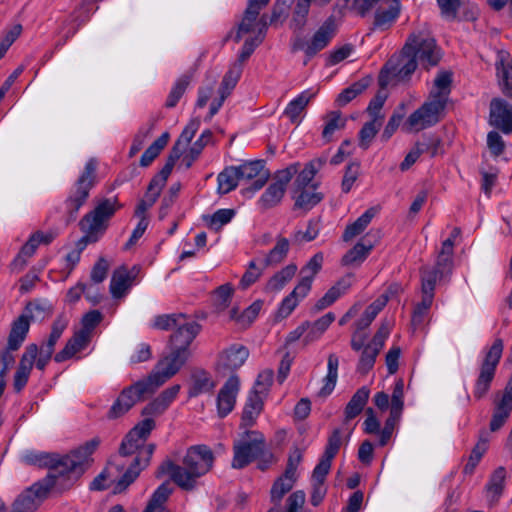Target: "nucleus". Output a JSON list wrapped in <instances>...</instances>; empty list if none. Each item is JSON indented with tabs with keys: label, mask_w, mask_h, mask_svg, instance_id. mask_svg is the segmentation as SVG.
Segmentation results:
<instances>
[{
	"label": "nucleus",
	"mask_w": 512,
	"mask_h": 512,
	"mask_svg": "<svg viewBox=\"0 0 512 512\" xmlns=\"http://www.w3.org/2000/svg\"><path fill=\"white\" fill-rule=\"evenodd\" d=\"M354 281L353 274H347L339 279L316 303V309L322 310L332 305L337 299L346 294Z\"/></svg>",
	"instance_id": "obj_26"
},
{
	"label": "nucleus",
	"mask_w": 512,
	"mask_h": 512,
	"mask_svg": "<svg viewBox=\"0 0 512 512\" xmlns=\"http://www.w3.org/2000/svg\"><path fill=\"white\" fill-rule=\"evenodd\" d=\"M488 448V441L480 439L476 446L473 448L467 464L464 467L465 473H472L474 468L477 466L482 456Z\"/></svg>",
	"instance_id": "obj_62"
},
{
	"label": "nucleus",
	"mask_w": 512,
	"mask_h": 512,
	"mask_svg": "<svg viewBox=\"0 0 512 512\" xmlns=\"http://www.w3.org/2000/svg\"><path fill=\"white\" fill-rule=\"evenodd\" d=\"M316 94L317 90L313 89H306L302 91L287 104L284 114L292 123L299 124L303 119V112Z\"/></svg>",
	"instance_id": "obj_23"
},
{
	"label": "nucleus",
	"mask_w": 512,
	"mask_h": 512,
	"mask_svg": "<svg viewBox=\"0 0 512 512\" xmlns=\"http://www.w3.org/2000/svg\"><path fill=\"white\" fill-rule=\"evenodd\" d=\"M400 12V0H390L380 5L374 15V27L379 30L389 29L398 19Z\"/></svg>",
	"instance_id": "obj_22"
},
{
	"label": "nucleus",
	"mask_w": 512,
	"mask_h": 512,
	"mask_svg": "<svg viewBox=\"0 0 512 512\" xmlns=\"http://www.w3.org/2000/svg\"><path fill=\"white\" fill-rule=\"evenodd\" d=\"M200 127V119L193 118L189 121V123L183 129L180 137L175 143L173 149H181V154L187 145L190 144L191 140L195 136V133L198 131Z\"/></svg>",
	"instance_id": "obj_55"
},
{
	"label": "nucleus",
	"mask_w": 512,
	"mask_h": 512,
	"mask_svg": "<svg viewBox=\"0 0 512 512\" xmlns=\"http://www.w3.org/2000/svg\"><path fill=\"white\" fill-rule=\"evenodd\" d=\"M259 14L260 12H257L256 10L246 8L235 35L236 42H239L243 36L248 34L251 36H261V39L264 40L268 27V20L266 15L259 17Z\"/></svg>",
	"instance_id": "obj_14"
},
{
	"label": "nucleus",
	"mask_w": 512,
	"mask_h": 512,
	"mask_svg": "<svg viewBox=\"0 0 512 512\" xmlns=\"http://www.w3.org/2000/svg\"><path fill=\"white\" fill-rule=\"evenodd\" d=\"M98 445L99 440L92 439L57 461L53 459L49 474L18 496L11 512H35L49 493L70 488L86 469Z\"/></svg>",
	"instance_id": "obj_1"
},
{
	"label": "nucleus",
	"mask_w": 512,
	"mask_h": 512,
	"mask_svg": "<svg viewBox=\"0 0 512 512\" xmlns=\"http://www.w3.org/2000/svg\"><path fill=\"white\" fill-rule=\"evenodd\" d=\"M319 231V221L309 220L305 231L298 230L293 234V241L296 243L310 242L318 236Z\"/></svg>",
	"instance_id": "obj_61"
},
{
	"label": "nucleus",
	"mask_w": 512,
	"mask_h": 512,
	"mask_svg": "<svg viewBox=\"0 0 512 512\" xmlns=\"http://www.w3.org/2000/svg\"><path fill=\"white\" fill-rule=\"evenodd\" d=\"M248 356L249 350L245 346L231 345L220 354L218 368L220 370L234 371L245 363Z\"/></svg>",
	"instance_id": "obj_21"
},
{
	"label": "nucleus",
	"mask_w": 512,
	"mask_h": 512,
	"mask_svg": "<svg viewBox=\"0 0 512 512\" xmlns=\"http://www.w3.org/2000/svg\"><path fill=\"white\" fill-rule=\"evenodd\" d=\"M155 427L152 418H145L129 431L123 439L119 452L123 456L137 452L134 463L127 469L124 475L118 480L114 487V493L123 492L139 476L140 471L150 462L154 453V444H145L146 439Z\"/></svg>",
	"instance_id": "obj_3"
},
{
	"label": "nucleus",
	"mask_w": 512,
	"mask_h": 512,
	"mask_svg": "<svg viewBox=\"0 0 512 512\" xmlns=\"http://www.w3.org/2000/svg\"><path fill=\"white\" fill-rule=\"evenodd\" d=\"M325 125L322 131V137L329 142L336 131L345 127L346 119L338 111H331L324 117Z\"/></svg>",
	"instance_id": "obj_45"
},
{
	"label": "nucleus",
	"mask_w": 512,
	"mask_h": 512,
	"mask_svg": "<svg viewBox=\"0 0 512 512\" xmlns=\"http://www.w3.org/2000/svg\"><path fill=\"white\" fill-rule=\"evenodd\" d=\"M285 192L286 191L283 190L282 187L280 188L273 183H270L258 199L257 204L259 208L262 210H267L277 206L282 201Z\"/></svg>",
	"instance_id": "obj_42"
},
{
	"label": "nucleus",
	"mask_w": 512,
	"mask_h": 512,
	"mask_svg": "<svg viewBox=\"0 0 512 512\" xmlns=\"http://www.w3.org/2000/svg\"><path fill=\"white\" fill-rule=\"evenodd\" d=\"M68 325V319L64 315H59L56 320L53 322L52 330L50 336L46 343H44L41 347L45 348L49 351L54 352V347L58 339L61 337L63 331L66 329Z\"/></svg>",
	"instance_id": "obj_54"
},
{
	"label": "nucleus",
	"mask_w": 512,
	"mask_h": 512,
	"mask_svg": "<svg viewBox=\"0 0 512 512\" xmlns=\"http://www.w3.org/2000/svg\"><path fill=\"white\" fill-rule=\"evenodd\" d=\"M91 340L86 332L77 331L73 337L66 343L65 347L58 352L54 359L56 362H63L72 358L76 353L84 350Z\"/></svg>",
	"instance_id": "obj_29"
},
{
	"label": "nucleus",
	"mask_w": 512,
	"mask_h": 512,
	"mask_svg": "<svg viewBox=\"0 0 512 512\" xmlns=\"http://www.w3.org/2000/svg\"><path fill=\"white\" fill-rule=\"evenodd\" d=\"M37 354L38 346L36 344H30L26 347L13 377L15 392H21L28 383Z\"/></svg>",
	"instance_id": "obj_17"
},
{
	"label": "nucleus",
	"mask_w": 512,
	"mask_h": 512,
	"mask_svg": "<svg viewBox=\"0 0 512 512\" xmlns=\"http://www.w3.org/2000/svg\"><path fill=\"white\" fill-rule=\"evenodd\" d=\"M53 312V305L46 299H36L29 302L24 310L23 314L28 315V319L31 318L34 321H41L49 317Z\"/></svg>",
	"instance_id": "obj_38"
},
{
	"label": "nucleus",
	"mask_w": 512,
	"mask_h": 512,
	"mask_svg": "<svg viewBox=\"0 0 512 512\" xmlns=\"http://www.w3.org/2000/svg\"><path fill=\"white\" fill-rule=\"evenodd\" d=\"M323 260V254L316 253L301 270L302 276L299 282H308L309 290H311L314 277L322 268Z\"/></svg>",
	"instance_id": "obj_51"
},
{
	"label": "nucleus",
	"mask_w": 512,
	"mask_h": 512,
	"mask_svg": "<svg viewBox=\"0 0 512 512\" xmlns=\"http://www.w3.org/2000/svg\"><path fill=\"white\" fill-rule=\"evenodd\" d=\"M263 270H264V266L259 267V266H257L255 260L250 261L246 272L244 273V275L242 276V278L240 280V283H239L240 287L242 289H246L249 286H251L253 283H255L260 278V276L263 273Z\"/></svg>",
	"instance_id": "obj_63"
},
{
	"label": "nucleus",
	"mask_w": 512,
	"mask_h": 512,
	"mask_svg": "<svg viewBox=\"0 0 512 512\" xmlns=\"http://www.w3.org/2000/svg\"><path fill=\"white\" fill-rule=\"evenodd\" d=\"M240 389L237 375H231L222 386L217 397V409L220 417L227 416L234 408Z\"/></svg>",
	"instance_id": "obj_18"
},
{
	"label": "nucleus",
	"mask_w": 512,
	"mask_h": 512,
	"mask_svg": "<svg viewBox=\"0 0 512 512\" xmlns=\"http://www.w3.org/2000/svg\"><path fill=\"white\" fill-rule=\"evenodd\" d=\"M292 197L295 200V207L305 211L311 210L323 199V194L317 191V186L306 188H293Z\"/></svg>",
	"instance_id": "obj_28"
},
{
	"label": "nucleus",
	"mask_w": 512,
	"mask_h": 512,
	"mask_svg": "<svg viewBox=\"0 0 512 512\" xmlns=\"http://www.w3.org/2000/svg\"><path fill=\"white\" fill-rule=\"evenodd\" d=\"M37 237L38 236L33 235L30 236L28 241L24 244L18 255L13 260V269L20 271L25 267L27 260L34 255L37 247L40 245L37 242Z\"/></svg>",
	"instance_id": "obj_50"
},
{
	"label": "nucleus",
	"mask_w": 512,
	"mask_h": 512,
	"mask_svg": "<svg viewBox=\"0 0 512 512\" xmlns=\"http://www.w3.org/2000/svg\"><path fill=\"white\" fill-rule=\"evenodd\" d=\"M155 120H150L145 126L141 127L135 135L132 145L130 147L129 155L132 157L136 155L143 147L146 139L155 127Z\"/></svg>",
	"instance_id": "obj_57"
},
{
	"label": "nucleus",
	"mask_w": 512,
	"mask_h": 512,
	"mask_svg": "<svg viewBox=\"0 0 512 512\" xmlns=\"http://www.w3.org/2000/svg\"><path fill=\"white\" fill-rule=\"evenodd\" d=\"M297 269V266L293 263L283 267L268 279L264 291L272 294L279 293L293 279Z\"/></svg>",
	"instance_id": "obj_31"
},
{
	"label": "nucleus",
	"mask_w": 512,
	"mask_h": 512,
	"mask_svg": "<svg viewBox=\"0 0 512 512\" xmlns=\"http://www.w3.org/2000/svg\"><path fill=\"white\" fill-rule=\"evenodd\" d=\"M373 248L372 243L358 242L352 249H350L342 258L343 265H355L362 263Z\"/></svg>",
	"instance_id": "obj_47"
},
{
	"label": "nucleus",
	"mask_w": 512,
	"mask_h": 512,
	"mask_svg": "<svg viewBox=\"0 0 512 512\" xmlns=\"http://www.w3.org/2000/svg\"><path fill=\"white\" fill-rule=\"evenodd\" d=\"M30 322L27 314H21L13 321L8 337L7 349L15 351L20 348L29 332Z\"/></svg>",
	"instance_id": "obj_30"
},
{
	"label": "nucleus",
	"mask_w": 512,
	"mask_h": 512,
	"mask_svg": "<svg viewBox=\"0 0 512 512\" xmlns=\"http://www.w3.org/2000/svg\"><path fill=\"white\" fill-rule=\"evenodd\" d=\"M368 86L367 81H358L350 87L344 89L337 97L336 101L340 106H344L353 100L357 95L361 94Z\"/></svg>",
	"instance_id": "obj_59"
},
{
	"label": "nucleus",
	"mask_w": 512,
	"mask_h": 512,
	"mask_svg": "<svg viewBox=\"0 0 512 512\" xmlns=\"http://www.w3.org/2000/svg\"><path fill=\"white\" fill-rule=\"evenodd\" d=\"M264 436L258 431H247L234 444L232 467L240 469L248 465L264 452Z\"/></svg>",
	"instance_id": "obj_10"
},
{
	"label": "nucleus",
	"mask_w": 512,
	"mask_h": 512,
	"mask_svg": "<svg viewBox=\"0 0 512 512\" xmlns=\"http://www.w3.org/2000/svg\"><path fill=\"white\" fill-rule=\"evenodd\" d=\"M506 479V470L503 467L497 468L490 477L486 486L488 495L496 500L502 494Z\"/></svg>",
	"instance_id": "obj_52"
},
{
	"label": "nucleus",
	"mask_w": 512,
	"mask_h": 512,
	"mask_svg": "<svg viewBox=\"0 0 512 512\" xmlns=\"http://www.w3.org/2000/svg\"><path fill=\"white\" fill-rule=\"evenodd\" d=\"M375 212L374 208H370L357 218L356 221L348 225L343 233V240L347 242L361 234L375 216Z\"/></svg>",
	"instance_id": "obj_43"
},
{
	"label": "nucleus",
	"mask_w": 512,
	"mask_h": 512,
	"mask_svg": "<svg viewBox=\"0 0 512 512\" xmlns=\"http://www.w3.org/2000/svg\"><path fill=\"white\" fill-rule=\"evenodd\" d=\"M382 120L383 117H375L372 118L370 122L364 124L359 133L360 147H362L363 149H367L369 147L372 139L375 137L380 127L382 126Z\"/></svg>",
	"instance_id": "obj_53"
},
{
	"label": "nucleus",
	"mask_w": 512,
	"mask_h": 512,
	"mask_svg": "<svg viewBox=\"0 0 512 512\" xmlns=\"http://www.w3.org/2000/svg\"><path fill=\"white\" fill-rule=\"evenodd\" d=\"M171 492L172 490L169 487V484H161L152 494L143 512H162L164 509V504Z\"/></svg>",
	"instance_id": "obj_48"
},
{
	"label": "nucleus",
	"mask_w": 512,
	"mask_h": 512,
	"mask_svg": "<svg viewBox=\"0 0 512 512\" xmlns=\"http://www.w3.org/2000/svg\"><path fill=\"white\" fill-rule=\"evenodd\" d=\"M387 302L388 295L383 294L378 299H376L372 304H370L366 308L360 319L355 323L356 331L362 332V330L366 329L372 323V321L375 319L378 313L384 308Z\"/></svg>",
	"instance_id": "obj_36"
},
{
	"label": "nucleus",
	"mask_w": 512,
	"mask_h": 512,
	"mask_svg": "<svg viewBox=\"0 0 512 512\" xmlns=\"http://www.w3.org/2000/svg\"><path fill=\"white\" fill-rule=\"evenodd\" d=\"M496 69L502 92L512 97V57L508 52H498Z\"/></svg>",
	"instance_id": "obj_24"
},
{
	"label": "nucleus",
	"mask_w": 512,
	"mask_h": 512,
	"mask_svg": "<svg viewBox=\"0 0 512 512\" xmlns=\"http://www.w3.org/2000/svg\"><path fill=\"white\" fill-rule=\"evenodd\" d=\"M200 326L193 320H188L186 316L176 326L175 331L170 337V349L178 352H190L189 346L199 333Z\"/></svg>",
	"instance_id": "obj_15"
},
{
	"label": "nucleus",
	"mask_w": 512,
	"mask_h": 512,
	"mask_svg": "<svg viewBox=\"0 0 512 512\" xmlns=\"http://www.w3.org/2000/svg\"><path fill=\"white\" fill-rule=\"evenodd\" d=\"M381 349L372 344H367L361 354L358 370L362 373H367L374 365L376 357Z\"/></svg>",
	"instance_id": "obj_56"
},
{
	"label": "nucleus",
	"mask_w": 512,
	"mask_h": 512,
	"mask_svg": "<svg viewBox=\"0 0 512 512\" xmlns=\"http://www.w3.org/2000/svg\"><path fill=\"white\" fill-rule=\"evenodd\" d=\"M218 191L226 194L234 190L240 182L236 166L225 168L217 177Z\"/></svg>",
	"instance_id": "obj_46"
},
{
	"label": "nucleus",
	"mask_w": 512,
	"mask_h": 512,
	"mask_svg": "<svg viewBox=\"0 0 512 512\" xmlns=\"http://www.w3.org/2000/svg\"><path fill=\"white\" fill-rule=\"evenodd\" d=\"M263 408V399L258 392H251L243 409L242 421L244 425L251 426L260 415Z\"/></svg>",
	"instance_id": "obj_34"
},
{
	"label": "nucleus",
	"mask_w": 512,
	"mask_h": 512,
	"mask_svg": "<svg viewBox=\"0 0 512 512\" xmlns=\"http://www.w3.org/2000/svg\"><path fill=\"white\" fill-rule=\"evenodd\" d=\"M451 84V72H438L433 81L428 99L407 118L403 129L406 132H419L437 124L448 102Z\"/></svg>",
	"instance_id": "obj_4"
},
{
	"label": "nucleus",
	"mask_w": 512,
	"mask_h": 512,
	"mask_svg": "<svg viewBox=\"0 0 512 512\" xmlns=\"http://www.w3.org/2000/svg\"><path fill=\"white\" fill-rule=\"evenodd\" d=\"M241 73L242 67L241 64L238 63H234L227 71L218 90V95L215 96L211 101L208 119H211L215 114H217L225 99L228 97V95L239 81Z\"/></svg>",
	"instance_id": "obj_16"
},
{
	"label": "nucleus",
	"mask_w": 512,
	"mask_h": 512,
	"mask_svg": "<svg viewBox=\"0 0 512 512\" xmlns=\"http://www.w3.org/2000/svg\"><path fill=\"white\" fill-rule=\"evenodd\" d=\"M169 138L170 135L168 132L162 133L142 154L140 159L141 166H149L167 145Z\"/></svg>",
	"instance_id": "obj_49"
},
{
	"label": "nucleus",
	"mask_w": 512,
	"mask_h": 512,
	"mask_svg": "<svg viewBox=\"0 0 512 512\" xmlns=\"http://www.w3.org/2000/svg\"><path fill=\"white\" fill-rule=\"evenodd\" d=\"M369 394L370 390L367 387H361L356 391L345 408V418L347 421L360 414L368 401Z\"/></svg>",
	"instance_id": "obj_39"
},
{
	"label": "nucleus",
	"mask_w": 512,
	"mask_h": 512,
	"mask_svg": "<svg viewBox=\"0 0 512 512\" xmlns=\"http://www.w3.org/2000/svg\"><path fill=\"white\" fill-rule=\"evenodd\" d=\"M325 162V159L318 158L307 163L305 167L298 173L294 182V188L317 186L316 183H313V179L317 172L325 164Z\"/></svg>",
	"instance_id": "obj_33"
},
{
	"label": "nucleus",
	"mask_w": 512,
	"mask_h": 512,
	"mask_svg": "<svg viewBox=\"0 0 512 512\" xmlns=\"http://www.w3.org/2000/svg\"><path fill=\"white\" fill-rule=\"evenodd\" d=\"M119 208L115 198L102 200L95 209L80 222L86 242L96 241L99 233L106 229V222Z\"/></svg>",
	"instance_id": "obj_7"
},
{
	"label": "nucleus",
	"mask_w": 512,
	"mask_h": 512,
	"mask_svg": "<svg viewBox=\"0 0 512 512\" xmlns=\"http://www.w3.org/2000/svg\"><path fill=\"white\" fill-rule=\"evenodd\" d=\"M490 124L504 133L512 132V106L502 99L490 104Z\"/></svg>",
	"instance_id": "obj_19"
},
{
	"label": "nucleus",
	"mask_w": 512,
	"mask_h": 512,
	"mask_svg": "<svg viewBox=\"0 0 512 512\" xmlns=\"http://www.w3.org/2000/svg\"><path fill=\"white\" fill-rule=\"evenodd\" d=\"M190 355V352L181 353L170 349V352L158 361L154 371L147 378L152 382L154 387L158 389L180 371Z\"/></svg>",
	"instance_id": "obj_11"
},
{
	"label": "nucleus",
	"mask_w": 512,
	"mask_h": 512,
	"mask_svg": "<svg viewBox=\"0 0 512 512\" xmlns=\"http://www.w3.org/2000/svg\"><path fill=\"white\" fill-rule=\"evenodd\" d=\"M511 412L512 405L495 399L492 418L489 425L490 430L492 432H496L501 429L508 420Z\"/></svg>",
	"instance_id": "obj_44"
},
{
	"label": "nucleus",
	"mask_w": 512,
	"mask_h": 512,
	"mask_svg": "<svg viewBox=\"0 0 512 512\" xmlns=\"http://www.w3.org/2000/svg\"><path fill=\"white\" fill-rule=\"evenodd\" d=\"M180 388V385L176 384L165 389L157 398L143 409L142 414L153 416L162 414L176 399Z\"/></svg>",
	"instance_id": "obj_27"
},
{
	"label": "nucleus",
	"mask_w": 512,
	"mask_h": 512,
	"mask_svg": "<svg viewBox=\"0 0 512 512\" xmlns=\"http://www.w3.org/2000/svg\"><path fill=\"white\" fill-rule=\"evenodd\" d=\"M298 169V164H292L285 169L277 171L271 183L280 188L282 187L283 190L286 191L288 183L292 180L293 176L298 173Z\"/></svg>",
	"instance_id": "obj_64"
},
{
	"label": "nucleus",
	"mask_w": 512,
	"mask_h": 512,
	"mask_svg": "<svg viewBox=\"0 0 512 512\" xmlns=\"http://www.w3.org/2000/svg\"><path fill=\"white\" fill-rule=\"evenodd\" d=\"M189 82H190V79L188 76H183L176 81V83L172 87V89L167 97V100H166L167 107L172 108L178 103L180 98L185 93V91L189 85Z\"/></svg>",
	"instance_id": "obj_60"
},
{
	"label": "nucleus",
	"mask_w": 512,
	"mask_h": 512,
	"mask_svg": "<svg viewBox=\"0 0 512 512\" xmlns=\"http://www.w3.org/2000/svg\"><path fill=\"white\" fill-rule=\"evenodd\" d=\"M339 358L335 354H330L327 358V374L322 379V387L318 392L320 397L329 396L335 389L338 380Z\"/></svg>",
	"instance_id": "obj_32"
},
{
	"label": "nucleus",
	"mask_w": 512,
	"mask_h": 512,
	"mask_svg": "<svg viewBox=\"0 0 512 512\" xmlns=\"http://www.w3.org/2000/svg\"><path fill=\"white\" fill-rule=\"evenodd\" d=\"M181 156V149H172L166 164L162 168V170L159 172L158 175H156L152 181L150 182V190L156 189L161 192L163 186L165 185L172 169L175 164V162L180 158Z\"/></svg>",
	"instance_id": "obj_40"
},
{
	"label": "nucleus",
	"mask_w": 512,
	"mask_h": 512,
	"mask_svg": "<svg viewBox=\"0 0 512 512\" xmlns=\"http://www.w3.org/2000/svg\"><path fill=\"white\" fill-rule=\"evenodd\" d=\"M337 25L333 17L327 18L309 40L299 39L293 49L305 53L307 60L328 46L336 34Z\"/></svg>",
	"instance_id": "obj_12"
},
{
	"label": "nucleus",
	"mask_w": 512,
	"mask_h": 512,
	"mask_svg": "<svg viewBox=\"0 0 512 512\" xmlns=\"http://www.w3.org/2000/svg\"><path fill=\"white\" fill-rule=\"evenodd\" d=\"M185 317L183 314H163L154 317L152 327L159 330L175 329Z\"/></svg>",
	"instance_id": "obj_58"
},
{
	"label": "nucleus",
	"mask_w": 512,
	"mask_h": 512,
	"mask_svg": "<svg viewBox=\"0 0 512 512\" xmlns=\"http://www.w3.org/2000/svg\"><path fill=\"white\" fill-rule=\"evenodd\" d=\"M503 347V341L498 338L495 339L491 347L485 352L473 391L475 398L481 399L489 391L495 376L496 367L503 353Z\"/></svg>",
	"instance_id": "obj_9"
},
{
	"label": "nucleus",
	"mask_w": 512,
	"mask_h": 512,
	"mask_svg": "<svg viewBox=\"0 0 512 512\" xmlns=\"http://www.w3.org/2000/svg\"><path fill=\"white\" fill-rule=\"evenodd\" d=\"M289 241L284 237H278L275 246L264 258V267L276 266L284 261L289 252Z\"/></svg>",
	"instance_id": "obj_41"
},
{
	"label": "nucleus",
	"mask_w": 512,
	"mask_h": 512,
	"mask_svg": "<svg viewBox=\"0 0 512 512\" xmlns=\"http://www.w3.org/2000/svg\"><path fill=\"white\" fill-rule=\"evenodd\" d=\"M138 273V268L134 266L129 270L125 266L117 268L111 277L110 292L114 298L125 296L133 286L134 279Z\"/></svg>",
	"instance_id": "obj_20"
},
{
	"label": "nucleus",
	"mask_w": 512,
	"mask_h": 512,
	"mask_svg": "<svg viewBox=\"0 0 512 512\" xmlns=\"http://www.w3.org/2000/svg\"><path fill=\"white\" fill-rule=\"evenodd\" d=\"M335 320V315L331 312L323 315L313 323H310L307 333L305 334L303 341L305 345H308L318 340L322 334L328 329V327Z\"/></svg>",
	"instance_id": "obj_35"
},
{
	"label": "nucleus",
	"mask_w": 512,
	"mask_h": 512,
	"mask_svg": "<svg viewBox=\"0 0 512 512\" xmlns=\"http://www.w3.org/2000/svg\"><path fill=\"white\" fill-rule=\"evenodd\" d=\"M214 461L211 449L205 445L190 447L181 465L167 461L161 466V473H168L171 479L183 490H193L198 479L205 475Z\"/></svg>",
	"instance_id": "obj_5"
},
{
	"label": "nucleus",
	"mask_w": 512,
	"mask_h": 512,
	"mask_svg": "<svg viewBox=\"0 0 512 512\" xmlns=\"http://www.w3.org/2000/svg\"><path fill=\"white\" fill-rule=\"evenodd\" d=\"M97 162L90 159L86 162L84 170L77 181L71 187L69 195L65 200L64 207L68 215V221L76 218L80 208L88 199L89 192L95 183Z\"/></svg>",
	"instance_id": "obj_6"
},
{
	"label": "nucleus",
	"mask_w": 512,
	"mask_h": 512,
	"mask_svg": "<svg viewBox=\"0 0 512 512\" xmlns=\"http://www.w3.org/2000/svg\"><path fill=\"white\" fill-rule=\"evenodd\" d=\"M156 387L148 379H142L124 388L111 406L109 418H118L127 413L137 402L156 391Z\"/></svg>",
	"instance_id": "obj_8"
},
{
	"label": "nucleus",
	"mask_w": 512,
	"mask_h": 512,
	"mask_svg": "<svg viewBox=\"0 0 512 512\" xmlns=\"http://www.w3.org/2000/svg\"><path fill=\"white\" fill-rule=\"evenodd\" d=\"M309 292L308 282H298L294 289L281 301L278 307V316L281 318L288 317Z\"/></svg>",
	"instance_id": "obj_25"
},
{
	"label": "nucleus",
	"mask_w": 512,
	"mask_h": 512,
	"mask_svg": "<svg viewBox=\"0 0 512 512\" xmlns=\"http://www.w3.org/2000/svg\"><path fill=\"white\" fill-rule=\"evenodd\" d=\"M236 169L242 184L253 181L250 187L244 189V193H255L264 186L268 179V173L264 170L262 161L246 162L236 166Z\"/></svg>",
	"instance_id": "obj_13"
},
{
	"label": "nucleus",
	"mask_w": 512,
	"mask_h": 512,
	"mask_svg": "<svg viewBox=\"0 0 512 512\" xmlns=\"http://www.w3.org/2000/svg\"><path fill=\"white\" fill-rule=\"evenodd\" d=\"M441 57L440 47L429 27L424 24L410 33L401 53L387 61L380 72L379 83L385 87L393 79L404 81L416 70L418 64L429 69L436 66Z\"/></svg>",
	"instance_id": "obj_2"
},
{
	"label": "nucleus",
	"mask_w": 512,
	"mask_h": 512,
	"mask_svg": "<svg viewBox=\"0 0 512 512\" xmlns=\"http://www.w3.org/2000/svg\"><path fill=\"white\" fill-rule=\"evenodd\" d=\"M215 386L216 383L208 373L204 371L197 372L192 377L188 394L190 397H197L212 392Z\"/></svg>",
	"instance_id": "obj_37"
}]
</instances>
